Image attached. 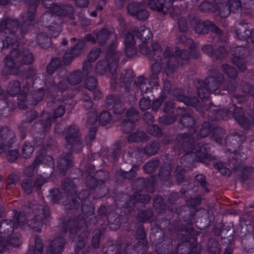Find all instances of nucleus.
<instances>
[{
  "label": "nucleus",
  "mask_w": 254,
  "mask_h": 254,
  "mask_svg": "<svg viewBox=\"0 0 254 254\" xmlns=\"http://www.w3.org/2000/svg\"><path fill=\"white\" fill-rule=\"evenodd\" d=\"M134 77L133 72L131 69L124 70L120 76V85L125 88V91L129 92L131 84Z\"/></svg>",
  "instance_id": "27"
},
{
  "label": "nucleus",
  "mask_w": 254,
  "mask_h": 254,
  "mask_svg": "<svg viewBox=\"0 0 254 254\" xmlns=\"http://www.w3.org/2000/svg\"><path fill=\"white\" fill-rule=\"evenodd\" d=\"M68 49L71 50L74 56L78 57L85 53L86 44L83 40H78L72 47L68 48Z\"/></svg>",
  "instance_id": "39"
},
{
  "label": "nucleus",
  "mask_w": 254,
  "mask_h": 254,
  "mask_svg": "<svg viewBox=\"0 0 254 254\" xmlns=\"http://www.w3.org/2000/svg\"><path fill=\"white\" fill-rule=\"evenodd\" d=\"M123 158L126 157L127 161L131 164H134L141 161V153L137 148L129 147L126 154L123 155Z\"/></svg>",
  "instance_id": "32"
},
{
  "label": "nucleus",
  "mask_w": 254,
  "mask_h": 254,
  "mask_svg": "<svg viewBox=\"0 0 254 254\" xmlns=\"http://www.w3.org/2000/svg\"><path fill=\"white\" fill-rule=\"evenodd\" d=\"M8 145L7 143H5V145L7 146V147L6 151L3 153H7L6 157L7 161L9 162L13 163L17 159L18 156L20 155V153L17 149L11 148H12V144L10 146H8Z\"/></svg>",
  "instance_id": "45"
},
{
  "label": "nucleus",
  "mask_w": 254,
  "mask_h": 254,
  "mask_svg": "<svg viewBox=\"0 0 254 254\" xmlns=\"http://www.w3.org/2000/svg\"><path fill=\"white\" fill-rule=\"evenodd\" d=\"M17 223H14L13 220L4 219L0 222V237L8 238L14 231L17 228Z\"/></svg>",
  "instance_id": "24"
},
{
  "label": "nucleus",
  "mask_w": 254,
  "mask_h": 254,
  "mask_svg": "<svg viewBox=\"0 0 254 254\" xmlns=\"http://www.w3.org/2000/svg\"><path fill=\"white\" fill-rule=\"evenodd\" d=\"M160 147V144L158 141H151L147 143L144 149V151L149 156L154 155L158 153Z\"/></svg>",
  "instance_id": "43"
},
{
  "label": "nucleus",
  "mask_w": 254,
  "mask_h": 254,
  "mask_svg": "<svg viewBox=\"0 0 254 254\" xmlns=\"http://www.w3.org/2000/svg\"><path fill=\"white\" fill-rule=\"evenodd\" d=\"M177 111L178 114L181 117L180 119V124L186 127H190L194 124V119L192 117V115L189 109L187 108H178Z\"/></svg>",
  "instance_id": "25"
},
{
  "label": "nucleus",
  "mask_w": 254,
  "mask_h": 254,
  "mask_svg": "<svg viewBox=\"0 0 254 254\" xmlns=\"http://www.w3.org/2000/svg\"><path fill=\"white\" fill-rule=\"evenodd\" d=\"M171 4V0H149V7L155 11L163 14L165 9L168 8Z\"/></svg>",
  "instance_id": "28"
},
{
  "label": "nucleus",
  "mask_w": 254,
  "mask_h": 254,
  "mask_svg": "<svg viewBox=\"0 0 254 254\" xmlns=\"http://www.w3.org/2000/svg\"><path fill=\"white\" fill-rule=\"evenodd\" d=\"M172 171V167L169 164H164L162 165L159 172V177L163 181H167L169 180Z\"/></svg>",
  "instance_id": "44"
},
{
  "label": "nucleus",
  "mask_w": 254,
  "mask_h": 254,
  "mask_svg": "<svg viewBox=\"0 0 254 254\" xmlns=\"http://www.w3.org/2000/svg\"><path fill=\"white\" fill-rule=\"evenodd\" d=\"M66 244L65 240L60 236H57L50 241L46 247V254H62Z\"/></svg>",
  "instance_id": "20"
},
{
  "label": "nucleus",
  "mask_w": 254,
  "mask_h": 254,
  "mask_svg": "<svg viewBox=\"0 0 254 254\" xmlns=\"http://www.w3.org/2000/svg\"><path fill=\"white\" fill-rule=\"evenodd\" d=\"M143 247V246L140 244H127L124 248V251H122V254H138L139 250Z\"/></svg>",
  "instance_id": "53"
},
{
  "label": "nucleus",
  "mask_w": 254,
  "mask_h": 254,
  "mask_svg": "<svg viewBox=\"0 0 254 254\" xmlns=\"http://www.w3.org/2000/svg\"><path fill=\"white\" fill-rule=\"evenodd\" d=\"M179 63L178 57L172 55L167 60L166 69L172 72L178 66Z\"/></svg>",
  "instance_id": "60"
},
{
  "label": "nucleus",
  "mask_w": 254,
  "mask_h": 254,
  "mask_svg": "<svg viewBox=\"0 0 254 254\" xmlns=\"http://www.w3.org/2000/svg\"><path fill=\"white\" fill-rule=\"evenodd\" d=\"M150 196L148 194L143 193L142 191H136L133 194V201L132 198L128 194L125 193L122 196V199L120 201L124 202L121 204V206L124 208L132 207L134 205V201L142 204H146L150 201Z\"/></svg>",
  "instance_id": "13"
},
{
  "label": "nucleus",
  "mask_w": 254,
  "mask_h": 254,
  "mask_svg": "<svg viewBox=\"0 0 254 254\" xmlns=\"http://www.w3.org/2000/svg\"><path fill=\"white\" fill-rule=\"evenodd\" d=\"M64 226L63 232L68 231L71 234L76 233L81 229H86V220L82 215H78L69 219L67 223L63 224Z\"/></svg>",
  "instance_id": "16"
},
{
  "label": "nucleus",
  "mask_w": 254,
  "mask_h": 254,
  "mask_svg": "<svg viewBox=\"0 0 254 254\" xmlns=\"http://www.w3.org/2000/svg\"><path fill=\"white\" fill-rule=\"evenodd\" d=\"M159 166V161L157 159H152L143 166V169L146 173L152 174L157 170Z\"/></svg>",
  "instance_id": "54"
},
{
  "label": "nucleus",
  "mask_w": 254,
  "mask_h": 254,
  "mask_svg": "<svg viewBox=\"0 0 254 254\" xmlns=\"http://www.w3.org/2000/svg\"><path fill=\"white\" fill-rule=\"evenodd\" d=\"M172 228L176 233L177 239L182 241L177 245V254H190L191 243L195 241L192 234L193 229L190 226H186L182 222L177 220L173 222Z\"/></svg>",
  "instance_id": "3"
},
{
  "label": "nucleus",
  "mask_w": 254,
  "mask_h": 254,
  "mask_svg": "<svg viewBox=\"0 0 254 254\" xmlns=\"http://www.w3.org/2000/svg\"><path fill=\"white\" fill-rule=\"evenodd\" d=\"M237 36L240 40L249 41L252 31L249 29L247 24H239L236 31Z\"/></svg>",
  "instance_id": "36"
},
{
  "label": "nucleus",
  "mask_w": 254,
  "mask_h": 254,
  "mask_svg": "<svg viewBox=\"0 0 254 254\" xmlns=\"http://www.w3.org/2000/svg\"><path fill=\"white\" fill-rule=\"evenodd\" d=\"M44 96L43 90L41 89L29 94L26 96V103L29 106H35L42 100Z\"/></svg>",
  "instance_id": "30"
},
{
  "label": "nucleus",
  "mask_w": 254,
  "mask_h": 254,
  "mask_svg": "<svg viewBox=\"0 0 254 254\" xmlns=\"http://www.w3.org/2000/svg\"><path fill=\"white\" fill-rule=\"evenodd\" d=\"M225 133V130L223 128L218 127H214L213 128L211 139L220 144L222 142Z\"/></svg>",
  "instance_id": "47"
},
{
  "label": "nucleus",
  "mask_w": 254,
  "mask_h": 254,
  "mask_svg": "<svg viewBox=\"0 0 254 254\" xmlns=\"http://www.w3.org/2000/svg\"><path fill=\"white\" fill-rule=\"evenodd\" d=\"M26 212L25 211L20 212L19 213L15 212L12 220L14 223H17V227H22L25 224H26L27 220L26 218Z\"/></svg>",
  "instance_id": "56"
},
{
  "label": "nucleus",
  "mask_w": 254,
  "mask_h": 254,
  "mask_svg": "<svg viewBox=\"0 0 254 254\" xmlns=\"http://www.w3.org/2000/svg\"><path fill=\"white\" fill-rule=\"evenodd\" d=\"M135 237L138 244H140V245L143 246L147 245V241L146 239V234L142 226H139L137 227Z\"/></svg>",
  "instance_id": "55"
},
{
  "label": "nucleus",
  "mask_w": 254,
  "mask_h": 254,
  "mask_svg": "<svg viewBox=\"0 0 254 254\" xmlns=\"http://www.w3.org/2000/svg\"><path fill=\"white\" fill-rule=\"evenodd\" d=\"M149 137L142 130L137 129L127 136L129 142H144L148 141Z\"/></svg>",
  "instance_id": "31"
},
{
  "label": "nucleus",
  "mask_w": 254,
  "mask_h": 254,
  "mask_svg": "<svg viewBox=\"0 0 254 254\" xmlns=\"http://www.w3.org/2000/svg\"><path fill=\"white\" fill-rule=\"evenodd\" d=\"M172 0H171V4L170 6L167 9H165L163 14H169L170 16L174 19H179V16L181 14V8L177 6H173Z\"/></svg>",
  "instance_id": "50"
},
{
  "label": "nucleus",
  "mask_w": 254,
  "mask_h": 254,
  "mask_svg": "<svg viewBox=\"0 0 254 254\" xmlns=\"http://www.w3.org/2000/svg\"><path fill=\"white\" fill-rule=\"evenodd\" d=\"M115 40H112V42L107 50L106 56V59H109V62H110V59H112L111 63L109 62L108 68L113 73L111 77V87L113 90H115L117 86L118 75H117V70L120 57L121 55L120 52H117L115 51L116 44Z\"/></svg>",
  "instance_id": "10"
},
{
  "label": "nucleus",
  "mask_w": 254,
  "mask_h": 254,
  "mask_svg": "<svg viewBox=\"0 0 254 254\" xmlns=\"http://www.w3.org/2000/svg\"><path fill=\"white\" fill-rule=\"evenodd\" d=\"M57 18L58 17L56 15L53 14L50 11H46L41 15L39 22L42 25L48 27L51 24H54Z\"/></svg>",
  "instance_id": "38"
},
{
  "label": "nucleus",
  "mask_w": 254,
  "mask_h": 254,
  "mask_svg": "<svg viewBox=\"0 0 254 254\" xmlns=\"http://www.w3.org/2000/svg\"><path fill=\"white\" fill-rule=\"evenodd\" d=\"M223 71L230 78L234 79L237 76V71L235 68L228 64H224L222 65Z\"/></svg>",
  "instance_id": "64"
},
{
  "label": "nucleus",
  "mask_w": 254,
  "mask_h": 254,
  "mask_svg": "<svg viewBox=\"0 0 254 254\" xmlns=\"http://www.w3.org/2000/svg\"><path fill=\"white\" fill-rule=\"evenodd\" d=\"M85 77L82 75L80 69H76L70 73L67 80L68 83L73 85L79 84Z\"/></svg>",
  "instance_id": "37"
},
{
  "label": "nucleus",
  "mask_w": 254,
  "mask_h": 254,
  "mask_svg": "<svg viewBox=\"0 0 254 254\" xmlns=\"http://www.w3.org/2000/svg\"><path fill=\"white\" fill-rule=\"evenodd\" d=\"M233 52V57L232 59L233 64L241 71L247 69V57L249 52L247 48L243 46L236 47Z\"/></svg>",
  "instance_id": "14"
},
{
  "label": "nucleus",
  "mask_w": 254,
  "mask_h": 254,
  "mask_svg": "<svg viewBox=\"0 0 254 254\" xmlns=\"http://www.w3.org/2000/svg\"><path fill=\"white\" fill-rule=\"evenodd\" d=\"M198 102L201 108L199 109V111L198 110H196L205 114L208 110L209 109L208 113V118L212 121L214 120L219 121L220 120H227L231 115V112L225 109H212L210 102L206 105H201V103L199 101Z\"/></svg>",
  "instance_id": "15"
},
{
  "label": "nucleus",
  "mask_w": 254,
  "mask_h": 254,
  "mask_svg": "<svg viewBox=\"0 0 254 254\" xmlns=\"http://www.w3.org/2000/svg\"><path fill=\"white\" fill-rule=\"evenodd\" d=\"M97 43L100 46L105 44L107 40L110 39L111 40L116 39L117 34L115 30L113 29L102 28L99 31L95 33Z\"/></svg>",
  "instance_id": "23"
},
{
  "label": "nucleus",
  "mask_w": 254,
  "mask_h": 254,
  "mask_svg": "<svg viewBox=\"0 0 254 254\" xmlns=\"http://www.w3.org/2000/svg\"><path fill=\"white\" fill-rule=\"evenodd\" d=\"M216 3L214 0H206L198 6V9L203 12H213L216 10Z\"/></svg>",
  "instance_id": "42"
},
{
  "label": "nucleus",
  "mask_w": 254,
  "mask_h": 254,
  "mask_svg": "<svg viewBox=\"0 0 254 254\" xmlns=\"http://www.w3.org/2000/svg\"><path fill=\"white\" fill-rule=\"evenodd\" d=\"M150 238L152 243L156 246L161 244L164 240V234L161 229H157L150 233Z\"/></svg>",
  "instance_id": "51"
},
{
  "label": "nucleus",
  "mask_w": 254,
  "mask_h": 254,
  "mask_svg": "<svg viewBox=\"0 0 254 254\" xmlns=\"http://www.w3.org/2000/svg\"><path fill=\"white\" fill-rule=\"evenodd\" d=\"M212 131L211 124L207 122H204L201 125L199 133L196 135L197 139L199 140L208 136L211 132L212 133Z\"/></svg>",
  "instance_id": "46"
},
{
  "label": "nucleus",
  "mask_w": 254,
  "mask_h": 254,
  "mask_svg": "<svg viewBox=\"0 0 254 254\" xmlns=\"http://www.w3.org/2000/svg\"><path fill=\"white\" fill-rule=\"evenodd\" d=\"M81 210L86 217L92 216L94 217V220L93 221V223H96L97 222L96 217L94 216V207L90 201H88L85 203H82L81 204Z\"/></svg>",
  "instance_id": "40"
},
{
  "label": "nucleus",
  "mask_w": 254,
  "mask_h": 254,
  "mask_svg": "<svg viewBox=\"0 0 254 254\" xmlns=\"http://www.w3.org/2000/svg\"><path fill=\"white\" fill-rule=\"evenodd\" d=\"M216 7L221 18L227 17L230 14L231 11L227 3H220L216 4Z\"/></svg>",
  "instance_id": "58"
},
{
  "label": "nucleus",
  "mask_w": 254,
  "mask_h": 254,
  "mask_svg": "<svg viewBox=\"0 0 254 254\" xmlns=\"http://www.w3.org/2000/svg\"><path fill=\"white\" fill-rule=\"evenodd\" d=\"M112 59H110V63H111ZM109 64V59H106V61H99L97 64L95 69L98 74L100 75L104 74L106 71H109L111 74L110 78L112 76L113 73H112L108 68Z\"/></svg>",
  "instance_id": "49"
},
{
  "label": "nucleus",
  "mask_w": 254,
  "mask_h": 254,
  "mask_svg": "<svg viewBox=\"0 0 254 254\" xmlns=\"http://www.w3.org/2000/svg\"><path fill=\"white\" fill-rule=\"evenodd\" d=\"M26 211L28 213H33L35 215L31 219L26 221V225L28 227L36 232H41L43 225V218L40 215L42 214L45 219L51 217V209L47 205H42L35 201H28L26 205Z\"/></svg>",
  "instance_id": "4"
},
{
  "label": "nucleus",
  "mask_w": 254,
  "mask_h": 254,
  "mask_svg": "<svg viewBox=\"0 0 254 254\" xmlns=\"http://www.w3.org/2000/svg\"><path fill=\"white\" fill-rule=\"evenodd\" d=\"M153 207L158 212L163 210L166 208V205L163 200V198L160 195H156L154 197L153 200Z\"/></svg>",
  "instance_id": "63"
},
{
  "label": "nucleus",
  "mask_w": 254,
  "mask_h": 254,
  "mask_svg": "<svg viewBox=\"0 0 254 254\" xmlns=\"http://www.w3.org/2000/svg\"><path fill=\"white\" fill-rule=\"evenodd\" d=\"M53 11L61 16H70L74 12L73 7L70 5H55Z\"/></svg>",
  "instance_id": "34"
},
{
  "label": "nucleus",
  "mask_w": 254,
  "mask_h": 254,
  "mask_svg": "<svg viewBox=\"0 0 254 254\" xmlns=\"http://www.w3.org/2000/svg\"><path fill=\"white\" fill-rule=\"evenodd\" d=\"M133 32L136 37L140 39L142 42L145 43L152 37V33L149 29L144 26L134 27Z\"/></svg>",
  "instance_id": "33"
},
{
  "label": "nucleus",
  "mask_w": 254,
  "mask_h": 254,
  "mask_svg": "<svg viewBox=\"0 0 254 254\" xmlns=\"http://www.w3.org/2000/svg\"><path fill=\"white\" fill-rule=\"evenodd\" d=\"M17 60L10 55L6 56L3 60L4 69L9 75H17L20 72L19 65L16 64Z\"/></svg>",
  "instance_id": "26"
},
{
  "label": "nucleus",
  "mask_w": 254,
  "mask_h": 254,
  "mask_svg": "<svg viewBox=\"0 0 254 254\" xmlns=\"http://www.w3.org/2000/svg\"><path fill=\"white\" fill-rule=\"evenodd\" d=\"M176 139L178 144L187 152L180 159L182 164L187 159L191 162L193 161V158H190V153L193 151L196 152L195 158L197 162L205 163L206 160L212 159V156L209 154L210 144L202 142L196 143L194 137L190 132L180 133L177 136Z\"/></svg>",
  "instance_id": "2"
},
{
  "label": "nucleus",
  "mask_w": 254,
  "mask_h": 254,
  "mask_svg": "<svg viewBox=\"0 0 254 254\" xmlns=\"http://www.w3.org/2000/svg\"><path fill=\"white\" fill-rule=\"evenodd\" d=\"M53 117L50 113H47L44 115L42 119L34 123L33 127L38 132L42 133L48 131L51 128V122L57 118L63 116L65 112V106L63 105H58L55 107Z\"/></svg>",
  "instance_id": "9"
},
{
  "label": "nucleus",
  "mask_w": 254,
  "mask_h": 254,
  "mask_svg": "<svg viewBox=\"0 0 254 254\" xmlns=\"http://www.w3.org/2000/svg\"><path fill=\"white\" fill-rule=\"evenodd\" d=\"M127 10L129 15L142 21L146 20L149 16L145 5L141 2H131L128 5Z\"/></svg>",
  "instance_id": "17"
},
{
  "label": "nucleus",
  "mask_w": 254,
  "mask_h": 254,
  "mask_svg": "<svg viewBox=\"0 0 254 254\" xmlns=\"http://www.w3.org/2000/svg\"><path fill=\"white\" fill-rule=\"evenodd\" d=\"M49 29L50 34L52 37L55 38L60 34L62 31V27L60 22L55 21L54 24L49 25L47 27Z\"/></svg>",
  "instance_id": "62"
},
{
  "label": "nucleus",
  "mask_w": 254,
  "mask_h": 254,
  "mask_svg": "<svg viewBox=\"0 0 254 254\" xmlns=\"http://www.w3.org/2000/svg\"><path fill=\"white\" fill-rule=\"evenodd\" d=\"M31 1H26L25 3L29 7L27 11L26 17L21 24L20 27V32L21 34H25L29 29V26L31 22L34 20L35 12L37 7L38 1H35L31 3Z\"/></svg>",
  "instance_id": "19"
},
{
  "label": "nucleus",
  "mask_w": 254,
  "mask_h": 254,
  "mask_svg": "<svg viewBox=\"0 0 254 254\" xmlns=\"http://www.w3.org/2000/svg\"><path fill=\"white\" fill-rule=\"evenodd\" d=\"M65 147L69 152H64L58 160L57 168L60 174L65 176L67 171L74 166L73 157L71 151L79 152L84 146L79 128L76 125L70 126L66 131Z\"/></svg>",
  "instance_id": "1"
},
{
  "label": "nucleus",
  "mask_w": 254,
  "mask_h": 254,
  "mask_svg": "<svg viewBox=\"0 0 254 254\" xmlns=\"http://www.w3.org/2000/svg\"><path fill=\"white\" fill-rule=\"evenodd\" d=\"M75 181L79 182L78 179H71L68 177H66L61 182L62 189L66 193L69 199L67 201H63V204L64 206L65 210L68 211L71 210L72 212L77 209H79L80 205V202L75 197L77 189Z\"/></svg>",
  "instance_id": "5"
},
{
  "label": "nucleus",
  "mask_w": 254,
  "mask_h": 254,
  "mask_svg": "<svg viewBox=\"0 0 254 254\" xmlns=\"http://www.w3.org/2000/svg\"><path fill=\"white\" fill-rule=\"evenodd\" d=\"M85 184L86 186L90 189H96V192L97 193V197L99 192L100 185L98 184L97 180L94 175H88L85 179Z\"/></svg>",
  "instance_id": "52"
},
{
  "label": "nucleus",
  "mask_w": 254,
  "mask_h": 254,
  "mask_svg": "<svg viewBox=\"0 0 254 254\" xmlns=\"http://www.w3.org/2000/svg\"><path fill=\"white\" fill-rule=\"evenodd\" d=\"M107 219L109 227L112 230H117L122 224L121 216L114 211L108 213Z\"/></svg>",
  "instance_id": "29"
},
{
  "label": "nucleus",
  "mask_w": 254,
  "mask_h": 254,
  "mask_svg": "<svg viewBox=\"0 0 254 254\" xmlns=\"http://www.w3.org/2000/svg\"><path fill=\"white\" fill-rule=\"evenodd\" d=\"M19 22L17 19L10 17H4L0 22V33L4 36L7 43L17 44V32L19 31Z\"/></svg>",
  "instance_id": "7"
},
{
  "label": "nucleus",
  "mask_w": 254,
  "mask_h": 254,
  "mask_svg": "<svg viewBox=\"0 0 254 254\" xmlns=\"http://www.w3.org/2000/svg\"><path fill=\"white\" fill-rule=\"evenodd\" d=\"M16 44L15 47L12 45L11 50V56L21 64L29 65L32 64L34 58L31 52L28 49L20 47L18 42Z\"/></svg>",
  "instance_id": "12"
},
{
  "label": "nucleus",
  "mask_w": 254,
  "mask_h": 254,
  "mask_svg": "<svg viewBox=\"0 0 254 254\" xmlns=\"http://www.w3.org/2000/svg\"><path fill=\"white\" fill-rule=\"evenodd\" d=\"M79 102L81 103L82 106L86 110L92 109L94 105L93 101L91 96L87 93L83 94L82 96L79 99Z\"/></svg>",
  "instance_id": "61"
},
{
  "label": "nucleus",
  "mask_w": 254,
  "mask_h": 254,
  "mask_svg": "<svg viewBox=\"0 0 254 254\" xmlns=\"http://www.w3.org/2000/svg\"><path fill=\"white\" fill-rule=\"evenodd\" d=\"M98 184L100 185L99 192L98 193V198H102L106 195L108 193L109 190L105 187V184L109 180L110 178L109 173L105 170H100L94 174Z\"/></svg>",
  "instance_id": "22"
},
{
  "label": "nucleus",
  "mask_w": 254,
  "mask_h": 254,
  "mask_svg": "<svg viewBox=\"0 0 254 254\" xmlns=\"http://www.w3.org/2000/svg\"><path fill=\"white\" fill-rule=\"evenodd\" d=\"M21 186L25 193L30 194L33 190V181L30 178L24 179L21 184Z\"/></svg>",
  "instance_id": "59"
},
{
  "label": "nucleus",
  "mask_w": 254,
  "mask_h": 254,
  "mask_svg": "<svg viewBox=\"0 0 254 254\" xmlns=\"http://www.w3.org/2000/svg\"><path fill=\"white\" fill-rule=\"evenodd\" d=\"M172 85L171 82L168 80L164 81L163 88L161 95H165V98L169 93L173 96L174 98L178 101L183 102L186 105L188 106H193L196 110L199 111L201 108L199 106L198 99L195 96H185L183 91L178 88L173 89L172 91Z\"/></svg>",
  "instance_id": "8"
},
{
  "label": "nucleus",
  "mask_w": 254,
  "mask_h": 254,
  "mask_svg": "<svg viewBox=\"0 0 254 254\" xmlns=\"http://www.w3.org/2000/svg\"><path fill=\"white\" fill-rule=\"evenodd\" d=\"M189 20L191 26H194L195 32L201 34L207 33L209 31V26L211 24V21L208 20L203 21L197 19L194 15H189Z\"/></svg>",
  "instance_id": "21"
},
{
  "label": "nucleus",
  "mask_w": 254,
  "mask_h": 254,
  "mask_svg": "<svg viewBox=\"0 0 254 254\" xmlns=\"http://www.w3.org/2000/svg\"><path fill=\"white\" fill-rule=\"evenodd\" d=\"M36 41L37 44L43 49H47L52 44L51 37L45 32L38 33Z\"/></svg>",
  "instance_id": "35"
},
{
  "label": "nucleus",
  "mask_w": 254,
  "mask_h": 254,
  "mask_svg": "<svg viewBox=\"0 0 254 254\" xmlns=\"http://www.w3.org/2000/svg\"><path fill=\"white\" fill-rule=\"evenodd\" d=\"M121 249V245L114 244L112 242L109 241L107 242L106 246L103 248V251L105 254H118L120 252L122 254Z\"/></svg>",
  "instance_id": "41"
},
{
  "label": "nucleus",
  "mask_w": 254,
  "mask_h": 254,
  "mask_svg": "<svg viewBox=\"0 0 254 254\" xmlns=\"http://www.w3.org/2000/svg\"><path fill=\"white\" fill-rule=\"evenodd\" d=\"M21 83L18 80L11 81L7 86V91L11 96H15L21 91Z\"/></svg>",
  "instance_id": "48"
},
{
  "label": "nucleus",
  "mask_w": 254,
  "mask_h": 254,
  "mask_svg": "<svg viewBox=\"0 0 254 254\" xmlns=\"http://www.w3.org/2000/svg\"><path fill=\"white\" fill-rule=\"evenodd\" d=\"M224 77L220 75L217 78L213 76L207 77L204 81L199 80L196 85L198 96L202 100H208L209 95L219 87L222 88Z\"/></svg>",
  "instance_id": "6"
},
{
  "label": "nucleus",
  "mask_w": 254,
  "mask_h": 254,
  "mask_svg": "<svg viewBox=\"0 0 254 254\" xmlns=\"http://www.w3.org/2000/svg\"><path fill=\"white\" fill-rule=\"evenodd\" d=\"M16 140V136L13 132L7 127H1L0 126V154L3 153L7 149V146L13 144Z\"/></svg>",
  "instance_id": "18"
},
{
  "label": "nucleus",
  "mask_w": 254,
  "mask_h": 254,
  "mask_svg": "<svg viewBox=\"0 0 254 254\" xmlns=\"http://www.w3.org/2000/svg\"><path fill=\"white\" fill-rule=\"evenodd\" d=\"M127 120L135 123L137 122L140 116L138 110L133 107H131L126 113Z\"/></svg>",
  "instance_id": "57"
},
{
  "label": "nucleus",
  "mask_w": 254,
  "mask_h": 254,
  "mask_svg": "<svg viewBox=\"0 0 254 254\" xmlns=\"http://www.w3.org/2000/svg\"><path fill=\"white\" fill-rule=\"evenodd\" d=\"M232 116L238 123L244 128H248L254 124V108L244 112L242 108L236 107L234 110Z\"/></svg>",
  "instance_id": "11"
}]
</instances>
